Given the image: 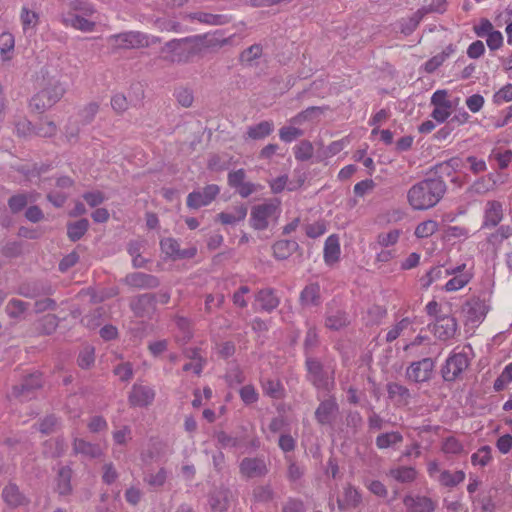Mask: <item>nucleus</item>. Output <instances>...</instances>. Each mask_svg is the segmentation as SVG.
I'll list each match as a JSON object with an SVG mask.
<instances>
[{
  "label": "nucleus",
  "instance_id": "603ef678",
  "mask_svg": "<svg viewBox=\"0 0 512 512\" xmlns=\"http://www.w3.org/2000/svg\"><path fill=\"white\" fill-rule=\"evenodd\" d=\"M20 20L24 31L35 29L39 22V15L35 11L29 10L27 7H23Z\"/></svg>",
  "mask_w": 512,
  "mask_h": 512
},
{
  "label": "nucleus",
  "instance_id": "69168bd1",
  "mask_svg": "<svg viewBox=\"0 0 512 512\" xmlns=\"http://www.w3.org/2000/svg\"><path fill=\"white\" fill-rule=\"evenodd\" d=\"M34 135L40 137H51L56 134L57 127L53 121H41L34 128Z\"/></svg>",
  "mask_w": 512,
  "mask_h": 512
},
{
  "label": "nucleus",
  "instance_id": "cd10ccee",
  "mask_svg": "<svg viewBox=\"0 0 512 512\" xmlns=\"http://www.w3.org/2000/svg\"><path fill=\"white\" fill-rule=\"evenodd\" d=\"M57 103V93L54 96L48 95L45 91L39 90L30 100L31 109L42 113Z\"/></svg>",
  "mask_w": 512,
  "mask_h": 512
},
{
  "label": "nucleus",
  "instance_id": "338daca9",
  "mask_svg": "<svg viewBox=\"0 0 512 512\" xmlns=\"http://www.w3.org/2000/svg\"><path fill=\"white\" fill-rule=\"evenodd\" d=\"M95 361L94 348L87 346L85 347L78 356V365L83 369L90 368Z\"/></svg>",
  "mask_w": 512,
  "mask_h": 512
},
{
  "label": "nucleus",
  "instance_id": "2f4dec72",
  "mask_svg": "<svg viewBox=\"0 0 512 512\" xmlns=\"http://www.w3.org/2000/svg\"><path fill=\"white\" fill-rule=\"evenodd\" d=\"M72 470L68 466L61 467L56 478V490L61 496H67L72 493Z\"/></svg>",
  "mask_w": 512,
  "mask_h": 512
},
{
  "label": "nucleus",
  "instance_id": "a18cd8bd",
  "mask_svg": "<svg viewBox=\"0 0 512 512\" xmlns=\"http://www.w3.org/2000/svg\"><path fill=\"white\" fill-rule=\"evenodd\" d=\"M59 325V319L54 314H47L39 319L37 323V330L46 335H50L57 329Z\"/></svg>",
  "mask_w": 512,
  "mask_h": 512
},
{
  "label": "nucleus",
  "instance_id": "7ed1b4c3",
  "mask_svg": "<svg viewBox=\"0 0 512 512\" xmlns=\"http://www.w3.org/2000/svg\"><path fill=\"white\" fill-rule=\"evenodd\" d=\"M159 41L158 37L140 31H127L107 38V43L113 50L145 48Z\"/></svg>",
  "mask_w": 512,
  "mask_h": 512
},
{
  "label": "nucleus",
  "instance_id": "bb28decb",
  "mask_svg": "<svg viewBox=\"0 0 512 512\" xmlns=\"http://www.w3.org/2000/svg\"><path fill=\"white\" fill-rule=\"evenodd\" d=\"M185 17L190 20H196L199 23L214 26L225 25L230 22V18L226 15L212 14L203 11L192 12L187 14Z\"/></svg>",
  "mask_w": 512,
  "mask_h": 512
},
{
  "label": "nucleus",
  "instance_id": "c756f323",
  "mask_svg": "<svg viewBox=\"0 0 512 512\" xmlns=\"http://www.w3.org/2000/svg\"><path fill=\"white\" fill-rule=\"evenodd\" d=\"M247 211V207L242 204L233 207L231 211L219 213L217 218L223 225H235L246 218Z\"/></svg>",
  "mask_w": 512,
  "mask_h": 512
},
{
  "label": "nucleus",
  "instance_id": "5fc2aeb1",
  "mask_svg": "<svg viewBox=\"0 0 512 512\" xmlns=\"http://www.w3.org/2000/svg\"><path fill=\"white\" fill-rule=\"evenodd\" d=\"M472 278V274H460L451 278L444 286L445 291L454 292L466 286Z\"/></svg>",
  "mask_w": 512,
  "mask_h": 512
},
{
  "label": "nucleus",
  "instance_id": "e2e57ef3",
  "mask_svg": "<svg viewBox=\"0 0 512 512\" xmlns=\"http://www.w3.org/2000/svg\"><path fill=\"white\" fill-rule=\"evenodd\" d=\"M155 26L160 31L176 32V33L181 32V24L178 21H176L174 19H170V18L156 19Z\"/></svg>",
  "mask_w": 512,
  "mask_h": 512
},
{
  "label": "nucleus",
  "instance_id": "8fccbe9b",
  "mask_svg": "<svg viewBox=\"0 0 512 512\" xmlns=\"http://www.w3.org/2000/svg\"><path fill=\"white\" fill-rule=\"evenodd\" d=\"M390 476L398 482L408 483L416 478V470L412 467H398L390 470Z\"/></svg>",
  "mask_w": 512,
  "mask_h": 512
},
{
  "label": "nucleus",
  "instance_id": "72a5a7b5",
  "mask_svg": "<svg viewBox=\"0 0 512 512\" xmlns=\"http://www.w3.org/2000/svg\"><path fill=\"white\" fill-rule=\"evenodd\" d=\"M29 309V303L20 299L12 298L5 306L7 315L16 321L25 319V315Z\"/></svg>",
  "mask_w": 512,
  "mask_h": 512
},
{
  "label": "nucleus",
  "instance_id": "c03bdc74",
  "mask_svg": "<svg viewBox=\"0 0 512 512\" xmlns=\"http://www.w3.org/2000/svg\"><path fill=\"white\" fill-rule=\"evenodd\" d=\"M349 323L348 317L343 311L330 312L325 321L327 328L331 330H339Z\"/></svg>",
  "mask_w": 512,
  "mask_h": 512
},
{
  "label": "nucleus",
  "instance_id": "ddd939ff",
  "mask_svg": "<svg viewBox=\"0 0 512 512\" xmlns=\"http://www.w3.org/2000/svg\"><path fill=\"white\" fill-rule=\"evenodd\" d=\"M123 283L133 289L151 290L160 285L158 277L143 272H132L127 274Z\"/></svg>",
  "mask_w": 512,
  "mask_h": 512
},
{
  "label": "nucleus",
  "instance_id": "2eb2a0df",
  "mask_svg": "<svg viewBox=\"0 0 512 512\" xmlns=\"http://www.w3.org/2000/svg\"><path fill=\"white\" fill-rule=\"evenodd\" d=\"M156 295L145 293L134 297L130 302V308L137 317H145L154 312Z\"/></svg>",
  "mask_w": 512,
  "mask_h": 512
},
{
  "label": "nucleus",
  "instance_id": "f8f14e48",
  "mask_svg": "<svg viewBox=\"0 0 512 512\" xmlns=\"http://www.w3.org/2000/svg\"><path fill=\"white\" fill-rule=\"evenodd\" d=\"M155 391L152 387L135 383L128 395V402L132 407H147L155 399Z\"/></svg>",
  "mask_w": 512,
  "mask_h": 512
},
{
  "label": "nucleus",
  "instance_id": "6ab92c4d",
  "mask_svg": "<svg viewBox=\"0 0 512 512\" xmlns=\"http://www.w3.org/2000/svg\"><path fill=\"white\" fill-rule=\"evenodd\" d=\"M232 497L231 491L226 487L214 489L209 496V507L212 512H225L228 510Z\"/></svg>",
  "mask_w": 512,
  "mask_h": 512
},
{
  "label": "nucleus",
  "instance_id": "473e14b6",
  "mask_svg": "<svg viewBox=\"0 0 512 512\" xmlns=\"http://www.w3.org/2000/svg\"><path fill=\"white\" fill-rule=\"evenodd\" d=\"M2 497L7 505L14 508L28 503L26 497L19 491V488L15 484L5 486Z\"/></svg>",
  "mask_w": 512,
  "mask_h": 512
},
{
  "label": "nucleus",
  "instance_id": "6e6d98bb",
  "mask_svg": "<svg viewBox=\"0 0 512 512\" xmlns=\"http://www.w3.org/2000/svg\"><path fill=\"white\" fill-rule=\"evenodd\" d=\"M104 314H105L104 308L98 307L91 313L85 315L82 318L81 322L83 323V325H85L86 327H88L90 329L96 328L101 324V319Z\"/></svg>",
  "mask_w": 512,
  "mask_h": 512
},
{
  "label": "nucleus",
  "instance_id": "f3484780",
  "mask_svg": "<svg viewBox=\"0 0 512 512\" xmlns=\"http://www.w3.org/2000/svg\"><path fill=\"white\" fill-rule=\"evenodd\" d=\"M339 412V406L334 397L322 401L315 411V418L321 425L331 424Z\"/></svg>",
  "mask_w": 512,
  "mask_h": 512
},
{
  "label": "nucleus",
  "instance_id": "6e6552de",
  "mask_svg": "<svg viewBox=\"0 0 512 512\" xmlns=\"http://www.w3.org/2000/svg\"><path fill=\"white\" fill-rule=\"evenodd\" d=\"M428 328L437 339L447 341L454 338L458 325L454 317L444 315L437 317L433 324L428 325Z\"/></svg>",
  "mask_w": 512,
  "mask_h": 512
},
{
  "label": "nucleus",
  "instance_id": "423d86ee",
  "mask_svg": "<svg viewBox=\"0 0 512 512\" xmlns=\"http://www.w3.org/2000/svg\"><path fill=\"white\" fill-rule=\"evenodd\" d=\"M279 212L280 200L276 198L256 205L251 210L250 225L256 230H264L270 220L277 218Z\"/></svg>",
  "mask_w": 512,
  "mask_h": 512
},
{
  "label": "nucleus",
  "instance_id": "a878e982",
  "mask_svg": "<svg viewBox=\"0 0 512 512\" xmlns=\"http://www.w3.org/2000/svg\"><path fill=\"white\" fill-rule=\"evenodd\" d=\"M388 397L396 406H406L410 403L411 393L405 386L392 382L387 384Z\"/></svg>",
  "mask_w": 512,
  "mask_h": 512
},
{
  "label": "nucleus",
  "instance_id": "5701e85b",
  "mask_svg": "<svg viewBox=\"0 0 512 512\" xmlns=\"http://www.w3.org/2000/svg\"><path fill=\"white\" fill-rule=\"evenodd\" d=\"M362 502L360 491L351 484H346L343 488L341 498H338L337 504L340 510L356 508Z\"/></svg>",
  "mask_w": 512,
  "mask_h": 512
},
{
  "label": "nucleus",
  "instance_id": "37998d69",
  "mask_svg": "<svg viewBox=\"0 0 512 512\" xmlns=\"http://www.w3.org/2000/svg\"><path fill=\"white\" fill-rule=\"evenodd\" d=\"M67 12L66 13H77L80 15L91 16L94 14L95 9L87 0H69L66 2Z\"/></svg>",
  "mask_w": 512,
  "mask_h": 512
},
{
  "label": "nucleus",
  "instance_id": "680f3d73",
  "mask_svg": "<svg viewBox=\"0 0 512 512\" xmlns=\"http://www.w3.org/2000/svg\"><path fill=\"white\" fill-rule=\"evenodd\" d=\"M303 130L294 126H284L279 130V137L283 142L290 143L303 136Z\"/></svg>",
  "mask_w": 512,
  "mask_h": 512
},
{
  "label": "nucleus",
  "instance_id": "58836bf2",
  "mask_svg": "<svg viewBox=\"0 0 512 512\" xmlns=\"http://www.w3.org/2000/svg\"><path fill=\"white\" fill-rule=\"evenodd\" d=\"M465 479V473L462 470L450 472L443 470L437 477L438 482L445 487H455Z\"/></svg>",
  "mask_w": 512,
  "mask_h": 512
},
{
  "label": "nucleus",
  "instance_id": "79ce46f5",
  "mask_svg": "<svg viewBox=\"0 0 512 512\" xmlns=\"http://www.w3.org/2000/svg\"><path fill=\"white\" fill-rule=\"evenodd\" d=\"M403 441V436L397 432L382 433L376 437L375 444L379 449H387L393 447Z\"/></svg>",
  "mask_w": 512,
  "mask_h": 512
},
{
  "label": "nucleus",
  "instance_id": "de8ad7c7",
  "mask_svg": "<svg viewBox=\"0 0 512 512\" xmlns=\"http://www.w3.org/2000/svg\"><path fill=\"white\" fill-rule=\"evenodd\" d=\"M15 45L14 36L9 32L0 34V53L3 61L10 60V52L13 51Z\"/></svg>",
  "mask_w": 512,
  "mask_h": 512
},
{
  "label": "nucleus",
  "instance_id": "0eeeda50",
  "mask_svg": "<svg viewBox=\"0 0 512 512\" xmlns=\"http://www.w3.org/2000/svg\"><path fill=\"white\" fill-rule=\"evenodd\" d=\"M239 473L244 479L264 478L269 466L264 456L245 457L239 463Z\"/></svg>",
  "mask_w": 512,
  "mask_h": 512
},
{
  "label": "nucleus",
  "instance_id": "f257e3e1",
  "mask_svg": "<svg viewBox=\"0 0 512 512\" xmlns=\"http://www.w3.org/2000/svg\"><path fill=\"white\" fill-rule=\"evenodd\" d=\"M446 184L440 178H428L414 184L407 193V199L415 210L434 207L444 196Z\"/></svg>",
  "mask_w": 512,
  "mask_h": 512
},
{
  "label": "nucleus",
  "instance_id": "c85d7f7f",
  "mask_svg": "<svg viewBox=\"0 0 512 512\" xmlns=\"http://www.w3.org/2000/svg\"><path fill=\"white\" fill-rule=\"evenodd\" d=\"M57 103V93L54 96L48 95L45 91L39 90L30 100L31 109L42 113Z\"/></svg>",
  "mask_w": 512,
  "mask_h": 512
},
{
  "label": "nucleus",
  "instance_id": "412c9836",
  "mask_svg": "<svg viewBox=\"0 0 512 512\" xmlns=\"http://www.w3.org/2000/svg\"><path fill=\"white\" fill-rule=\"evenodd\" d=\"M160 245L162 251L174 259L191 258L196 254L195 248L181 250L179 242L173 238L161 240Z\"/></svg>",
  "mask_w": 512,
  "mask_h": 512
},
{
  "label": "nucleus",
  "instance_id": "ea45409f",
  "mask_svg": "<svg viewBox=\"0 0 512 512\" xmlns=\"http://www.w3.org/2000/svg\"><path fill=\"white\" fill-rule=\"evenodd\" d=\"M88 228L89 221L85 218L69 223L67 225V236L71 241L76 242L85 235Z\"/></svg>",
  "mask_w": 512,
  "mask_h": 512
},
{
  "label": "nucleus",
  "instance_id": "a19ab883",
  "mask_svg": "<svg viewBox=\"0 0 512 512\" xmlns=\"http://www.w3.org/2000/svg\"><path fill=\"white\" fill-rule=\"evenodd\" d=\"M427 14V10L418 9L411 17L402 19L400 22V31L405 35L411 34L419 25L422 18Z\"/></svg>",
  "mask_w": 512,
  "mask_h": 512
},
{
  "label": "nucleus",
  "instance_id": "052dcab7",
  "mask_svg": "<svg viewBox=\"0 0 512 512\" xmlns=\"http://www.w3.org/2000/svg\"><path fill=\"white\" fill-rule=\"evenodd\" d=\"M510 382H512V363H509L494 381L493 388L497 392L502 391Z\"/></svg>",
  "mask_w": 512,
  "mask_h": 512
},
{
  "label": "nucleus",
  "instance_id": "4c0bfd02",
  "mask_svg": "<svg viewBox=\"0 0 512 512\" xmlns=\"http://www.w3.org/2000/svg\"><path fill=\"white\" fill-rule=\"evenodd\" d=\"M298 244L293 240H280L273 245V254L279 260L287 259L296 249Z\"/></svg>",
  "mask_w": 512,
  "mask_h": 512
},
{
  "label": "nucleus",
  "instance_id": "f03ea898",
  "mask_svg": "<svg viewBox=\"0 0 512 512\" xmlns=\"http://www.w3.org/2000/svg\"><path fill=\"white\" fill-rule=\"evenodd\" d=\"M164 61L171 64H187L198 55L194 36L172 39L160 49Z\"/></svg>",
  "mask_w": 512,
  "mask_h": 512
},
{
  "label": "nucleus",
  "instance_id": "4468645a",
  "mask_svg": "<svg viewBox=\"0 0 512 512\" xmlns=\"http://www.w3.org/2000/svg\"><path fill=\"white\" fill-rule=\"evenodd\" d=\"M434 361L431 358H424L413 362L407 369V377L414 382H424L430 379Z\"/></svg>",
  "mask_w": 512,
  "mask_h": 512
},
{
  "label": "nucleus",
  "instance_id": "13d9d810",
  "mask_svg": "<svg viewBox=\"0 0 512 512\" xmlns=\"http://www.w3.org/2000/svg\"><path fill=\"white\" fill-rule=\"evenodd\" d=\"M34 200V198L32 199L27 194H17L8 200V206L13 213H18L28 204V202H32Z\"/></svg>",
  "mask_w": 512,
  "mask_h": 512
},
{
  "label": "nucleus",
  "instance_id": "774afa93",
  "mask_svg": "<svg viewBox=\"0 0 512 512\" xmlns=\"http://www.w3.org/2000/svg\"><path fill=\"white\" fill-rule=\"evenodd\" d=\"M175 97L177 102L183 107H190L194 101L193 93L190 89L180 87L175 90Z\"/></svg>",
  "mask_w": 512,
  "mask_h": 512
},
{
  "label": "nucleus",
  "instance_id": "e433bc0d",
  "mask_svg": "<svg viewBox=\"0 0 512 512\" xmlns=\"http://www.w3.org/2000/svg\"><path fill=\"white\" fill-rule=\"evenodd\" d=\"M301 304L304 306H317L320 304V286L316 283L307 285L300 294Z\"/></svg>",
  "mask_w": 512,
  "mask_h": 512
},
{
  "label": "nucleus",
  "instance_id": "4d7b16f0",
  "mask_svg": "<svg viewBox=\"0 0 512 512\" xmlns=\"http://www.w3.org/2000/svg\"><path fill=\"white\" fill-rule=\"evenodd\" d=\"M438 229V223L434 220H427L417 225L415 235L418 238H427L433 235Z\"/></svg>",
  "mask_w": 512,
  "mask_h": 512
},
{
  "label": "nucleus",
  "instance_id": "9d476101",
  "mask_svg": "<svg viewBox=\"0 0 512 512\" xmlns=\"http://www.w3.org/2000/svg\"><path fill=\"white\" fill-rule=\"evenodd\" d=\"M468 366L469 360L465 353H454L446 360L442 376L445 381H454Z\"/></svg>",
  "mask_w": 512,
  "mask_h": 512
},
{
  "label": "nucleus",
  "instance_id": "864d4df0",
  "mask_svg": "<svg viewBox=\"0 0 512 512\" xmlns=\"http://www.w3.org/2000/svg\"><path fill=\"white\" fill-rule=\"evenodd\" d=\"M263 48L259 44H254L242 51L240 54V62L246 65H252L254 60L261 57Z\"/></svg>",
  "mask_w": 512,
  "mask_h": 512
},
{
  "label": "nucleus",
  "instance_id": "1a4fd4ad",
  "mask_svg": "<svg viewBox=\"0 0 512 512\" xmlns=\"http://www.w3.org/2000/svg\"><path fill=\"white\" fill-rule=\"evenodd\" d=\"M42 379L40 373H33L23 379L20 385L13 387L10 397L19 401L30 400L34 396V392L41 388Z\"/></svg>",
  "mask_w": 512,
  "mask_h": 512
},
{
  "label": "nucleus",
  "instance_id": "aec40b11",
  "mask_svg": "<svg viewBox=\"0 0 512 512\" xmlns=\"http://www.w3.org/2000/svg\"><path fill=\"white\" fill-rule=\"evenodd\" d=\"M89 16L77 13H63L61 22L66 27H72L82 32H91L95 28V22L88 19Z\"/></svg>",
  "mask_w": 512,
  "mask_h": 512
},
{
  "label": "nucleus",
  "instance_id": "c9c22d12",
  "mask_svg": "<svg viewBox=\"0 0 512 512\" xmlns=\"http://www.w3.org/2000/svg\"><path fill=\"white\" fill-rule=\"evenodd\" d=\"M340 255L339 238L336 235H330L324 245V260L327 264H333L338 261Z\"/></svg>",
  "mask_w": 512,
  "mask_h": 512
},
{
  "label": "nucleus",
  "instance_id": "20e7f679",
  "mask_svg": "<svg viewBox=\"0 0 512 512\" xmlns=\"http://www.w3.org/2000/svg\"><path fill=\"white\" fill-rule=\"evenodd\" d=\"M307 380L317 389L330 391L335 385L334 370L324 367L323 364L315 359L308 357L306 359Z\"/></svg>",
  "mask_w": 512,
  "mask_h": 512
},
{
  "label": "nucleus",
  "instance_id": "b1692460",
  "mask_svg": "<svg viewBox=\"0 0 512 512\" xmlns=\"http://www.w3.org/2000/svg\"><path fill=\"white\" fill-rule=\"evenodd\" d=\"M73 451L90 459H96L103 456L104 452L98 444H94L84 439L75 438L73 441Z\"/></svg>",
  "mask_w": 512,
  "mask_h": 512
},
{
  "label": "nucleus",
  "instance_id": "7c9ffc66",
  "mask_svg": "<svg viewBox=\"0 0 512 512\" xmlns=\"http://www.w3.org/2000/svg\"><path fill=\"white\" fill-rule=\"evenodd\" d=\"M40 89L51 96H54V94L57 93V102L63 97L65 93V88L59 79L56 76H50L49 74L42 76Z\"/></svg>",
  "mask_w": 512,
  "mask_h": 512
},
{
  "label": "nucleus",
  "instance_id": "0e129e2a",
  "mask_svg": "<svg viewBox=\"0 0 512 512\" xmlns=\"http://www.w3.org/2000/svg\"><path fill=\"white\" fill-rule=\"evenodd\" d=\"M491 460V449L489 446L481 447L476 453L471 456L473 465L486 466Z\"/></svg>",
  "mask_w": 512,
  "mask_h": 512
},
{
  "label": "nucleus",
  "instance_id": "09e8293b",
  "mask_svg": "<svg viewBox=\"0 0 512 512\" xmlns=\"http://www.w3.org/2000/svg\"><path fill=\"white\" fill-rule=\"evenodd\" d=\"M252 497L255 502L268 503L274 498V491L269 484L258 485L253 489Z\"/></svg>",
  "mask_w": 512,
  "mask_h": 512
},
{
  "label": "nucleus",
  "instance_id": "4be33fe9",
  "mask_svg": "<svg viewBox=\"0 0 512 512\" xmlns=\"http://www.w3.org/2000/svg\"><path fill=\"white\" fill-rule=\"evenodd\" d=\"M403 503L407 512H432L435 509V503L426 496L406 495Z\"/></svg>",
  "mask_w": 512,
  "mask_h": 512
},
{
  "label": "nucleus",
  "instance_id": "49530a36",
  "mask_svg": "<svg viewBox=\"0 0 512 512\" xmlns=\"http://www.w3.org/2000/svg\"><path fill=\"white\" fill-rule=\"evenodd\" d=\"M512 236V226L510 225H501L499 226L493 233H491L487 241L494 245L498 246L502 244V242Z\"/></svg>",
  "mask_w": 512,
  "mask_h": 512
},
{
  "label": "nucleus",
  "instance_id": "bf43d9fd",
  "mask_svg": "<svg viewBox=\"0 0 512 512\" xmlns=\"http://www.w3.org/2000/svg\"><path fill=\"white\" fill-rule=\"evenodd\" d=\"M167 479V471L164 468H160L156 473H149L144 477V481L154 487H162Z\"/></svg>",
  "mask_w": 512,
  "mask_h": 512
},
{
  "label": "nucleus",
  "instance_id": "39448f33",
  "mask_svg": "<svg viewBox=\"0 0 512 512\" xmlns=\"http://www.w3.org/2000/svg\"><path fill=\"white\" fill-rule=\"evenodd\" d=\"M215 439L224 449H241L249 446L253 449L260 447V442L257 438H251L248 434V428L246 426H240L235 433L229 434L225 431H219L215 434Z\"/></svg>",
  "mask_w": 512,
  "mask_h": 512
},
{
  "label": "nucleus",
  "instance_id": "dca6fc26",
  "mask_svg": "<svg viewBox=\"0 0 512 512\" xmlns=\"http://www.w3.org/2000/svg\"><path fill=\"white\" fill-rule=\"evenodd\" d=\"M198 55L201 54L205 49L221 48L225 45H230L233 42L234 35L220 38L215 34H202L194 35Z\"/></svg>",
  "mask_w": 512,
  "mask_h": 512
},
{
  "label": "nucleus",
  "instance_id": "f704fd0d",
  "mask_svg": "<svg viewBox=\"0 0 512 512\" xmlns=\"http://www.w3.org/2000/svg\"><path fill=\"white\" fill-rule=\"evenodd\" d=\"M256 301L260 303L262 310L267 312L276 309L280 303L279 298L275 295V291L271 288L260 290L256 295Z\"/></svg>",
  "mask_w": 512,
  "mask_h": 512
},
{
  "label": "nucleus",
  "instance_id": "9b49d317",
  "mask_svg": "<svg viewBox=\"0 0 512 512\" xmlns=\"http://www.w3.org/2000/svg\"><path fill=\"white\" fill-rule=\"evenodd\" d=\"M219 192L220 188L215 184L207 185L201 191H193L187 196V206L192 209L207 206L216 198Z\"/></svg>",
  "mask_w": 512,
  "mask_h": 512
},
{
  "label": "nucleus",
  "instance_id": "3c124183",
  "mask_svg": "<svg viewBox=\"0 0 512 512\" xmlns=\"http://www.w3.org/2000/svg\"><path fill=\"white\" fill-rule=\"evenodd\" d=\"M293 150L294 156L298 161H307L312 158L314 147L310 141L303 140Z\"/></svg>",
  "mask_w": 512,
  "mask_h": 512
},
{
  "label": "nucleus",
  "instance_id": "393cba45",
  "mask_svg": "<svg viewBox=\"0 0 512 512\" xmlns=\"http://www.w3.org/2000/svg\"><path fill=\"white\" fill-rule=\"evenodd\" d=\"M274 123L271 120H264L247 127L245 139L263 140L274 131Z\"/></svg>",
  "mask_w": 512,
  "mask_h": 512
},
{
  "label": "nucleus",
  "instance_id": "a211bd4d",
  "mask_svg": "<svg viewBox=\"0 0 512 512\" xmlns=\"http://www.w3.org/2000/svg\"><path fill=\"white\" fill-rule=\"evenodd\" d=\"M504 217L503 205L496 200H490L484 208L482 228H494Z\"/></svg>",
  "mask_w": 512,
  "mask_h": 512
}]
</instances>
